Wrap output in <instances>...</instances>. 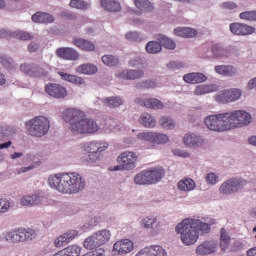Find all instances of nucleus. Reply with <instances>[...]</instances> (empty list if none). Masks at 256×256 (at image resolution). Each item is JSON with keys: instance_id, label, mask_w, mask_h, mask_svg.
Here are the masks:
<instances>
[{"instance_id": "1", "label": "nucleus", "mask_w": 256, "mask_h": 256, "mask_svg": "<svg viewBox=\"0 0 256 256\" xmlns=\"http://www.w3.org/2000/svg\"><path fill=\"white\" fill-rule=\"evenodd\" d=\"M48 185L64 195H77L85 189V178L77 172L54 174L49 176Z\"/></svg>"}, {"instance_id": "2", "label": "nucleus", "mask_w": 256, "mask_h": 256, "mask_svg": "<svg viewBox=\"0 0 256 256\" xmlns=\"http://www.w3.org/2000/svg\"><path fill=\"white\" fill-rule=\"evenodd\" d=\"M63 119L67 123H70V131H72L74 135H85L99 131L97 121L87 118L85 112L81 110L69 108L64 111Z\"/></svg>"}, {"instance_id": "3", "label": "nucleus", "mask_w": 256, "mask_h": 256, "mask_svg": "<svg viewBox=\"0 0 256 256\" xmlns=\"http://www.w3.org/2000/svg\"><path fill=\"white\" fill-rule=\"evenodd\" d=\"M176 233L180 235L184 245H195L199 240V232L189 219L183 220L176 226Z\"/></svg>"}, {"instance_id": "4", "label": "nucleus", "mask_w": 256, "mask_h": 256, "mask_svg": "<svg viewBox=\"0 0 256 256\" xmlns=\"http://www.w3.org/2000/svg\"><path fill=\"white\" fill-rule=\"evenodd\" d=\"M26 129L31 137H43L49 133L51 122H49V119L45 116H36L26 121Z\"/></svg>"}, {"instance_id": "5", "label": "nucleus", "mask_w": 256, "mask_h": 256, "mask_svg": "<svg viewBox=\"0 0 256 256\" xmlns=\"http://www.w3.org/2000/svg\"><path fill=\"white\" fill-rule=\"evenodd\" d=\"M226 117L228 118V129H237L238 127H245L249 125L253 118L245 110H236L233 112H226Z\"/></svg>"}, {"instance_id": "6", "label": "nucleus", "mask_w": 256, "mask_h": 256, "mask_svg": "<svg viewBox=\"0 0 256 256\" xmlns=\"http://www.w3.org/2000/svg\"><path fill=\"white\" fill-rule=\"evenodd\" d=\"M204 123L210 131H216L222 133L223 131H229V120L227 113H221L218 115H210L205 118Z\"/></svg>"}, {"instance_id": "7", "label": "nucleus", "mask_w": 256, "mask_h": 256, "mask_svg": "<svg viewBox=\"0 0 256 256\" xmlns=\"http://www.w3.org/2000/svg\"><path fill=\"white\" fill-rule=\"evenodd\" d=\"M247 180L241 178H231L224 183L221 184L219 191L221 195H231L233 193H237V191H241L247 185Z\"/></svg>"}, {"instance_id": "8", "label": "nucleus", "mask_w": 256, "mask_h": 256, "mask_svg": "<svg viewBox=\"0 0 256 256\" xmlns=\"http://www.w3.org/2000/svg\"><path fill=\"white\" fill-rule=\"evenodd\" d=\"M20 71L29 77H48L49 71H51V65L47 63H44L42 66L22 64Z\"/></svg>"}, {"instance_id": "9", "label": "nucleus", "mask_w": 256, "mask_h": 256, "mask_svg": "<svg viewBox=\"0 0 256 256\" xmlns=\"http://www.w3.org/2000/svg\"><path fill=\"white\" fill-rule=\"evenodd\" d=\"M138 139L157 145H165V143H169V136H167V134H161L157 132H142L138 134Z\"/></svg>"}, {"instance_id": "10", "label": "nucleus", "mask_w": 256, "mask_h": 256, "mask_svg": "<svg viewBox=\"0 0 256 256\" xmlns=\"http://www.w3.org/2000/svg\"><path fill=\"white\" fill-rule=\"evenodd\" d=\"M47 201H49V199L47 198V196L43 195V193L38 192L31 195H26L23 196L20 199V204L23 207H33V205H47Z\"/></svg>"}, {"instance_id": "11", "label": "nucleus", "mask_w": 256, "mask_h": 256, "mask_svg": "<svg viewBox=\"0 0 256 256\" xmlns=\"http://www.w3.org/2000/svg\"><path fill=\"white\" fill-rule=\"evenodd\" d=\"M45 91L50 97H53L54 99H65V97L69 95V92H67V88L57 83L46 84Z\"/></svg>"}, {"instance_id": "12", "label": "nucleus", "mask_w": 256, "mask_h": 256, "mask_svg": "<svg viewBox=\"0 0 256 256\" xmlns=\"http://www.w3.org/2000/svg\"><path fill=\"white\" fill-rule=\"evenodd\" d=\"M135 249V244L130 239H122L117 241L114 246L112 253L114 255H129Z\"/></svg>"}, {"instance_id": "13", "label": "nucleus", "mask_w": 256, "mask_h": 256, "mask_svg": "<svg viewBox=\"0 0 256 256\" xmlns=\"http://www.w3.org/2000/svg\"><path fill=\"white\" fill-rule=\"evenodd\" d=\"M117 161L119 165H123L126 171H131V169H135V163H137V154L134 152H123L118 156Z\"/></svg>"}, {"instance_id": "14", "label": "nucleus", "mask_w": 256, "mask_h": 256, "mask_svg": "<svg viewBox=\"0 0 256 256\" xmlns=\"http://www.w3.org/2000/svg\"><path fill=\"white\" fill-rule=\"evenodd\" d=\"M135 256H167L163 246L153 245L140 250Z\"/></svg>"}, {"instance_id": "15", "label": "nucleus", "mask_w": 256, "mask_h": 256, "mask_svg": "<svg viewBox=\"0 0 256 256\" xmlns=\"http://www.w3.org/2000/svg\"><path fill=\"white\" fill-rule=\"evenodd\" d=\"M230 31L233 35H253L255 27L243 23H231Z\"/></svg>"}, {"instance_id": "16", "label": "nucleus", "mask_w": 256, "mask_h": 256, "mask_svg": "<svg viewBox=\"0 0 256 256\" xmlns=\"http://www.w3.org/2000/svg\"><path fill=\"white\" fill-rule=\"evenodd\" d=\"M56 55L60 59H66V61H77L79 59V52L73 48H58Z\"/></svg>"}, {"instance_id": "17", "label": "nucleus", "mask_w": 256, "mask_h": 256, "mask_svg": "<svg viewBox=\"0 0 256 256\" xmlns=\"http://www.w3.org/2000/svg\"><path fill=\"white\" fill-rule=\"evenodd\" d=\"M217 251V243L213 241H204L196 247L197 255H211Z\"/></svg>"}, {"instance_id": "18", "label": "nucleus", "mask_w": 256, "mask_h": 256, "mask_svg": "<svg viewBox=\"0 0 256 256\" xmlns=\"http://www.w3.org/2000/svg\"><path fill=\"white\" fill-rule=\"evenodd\" d=\"M77 235H79V232H77L76 230L68 231L60 237L56 238L54 241V245L55 247H63L64 245H67V243H71V241H73V239H75Z\"/></svg>"}, {"instance_id": "19", "label": "nucleus", "mask_w": 256, "mask_h": 256, "mask_svg": "<svg viewBox=\"0 0 256 256\" xmlns=\"http://www.w3.org/2000/svg\"><path fill=\"white\" fill-rule=\"evenodd\" d=\"M136 103L146 107V109H164L165 105L157 98L136 99Z\"/></svg>"}, {"instance_id": "20", "label": "nucleus", "mask_w": 256, "mask_h": 256, "mask_svg": "<svg viewBox=\"0 0 256 256\" xmlns=\"http://www.w3.org/2000/svg\"><path fill=\"white\" fill-rule=\"evenodd\" d=\"M183 81L190 85H196L197 83H205V81H207V76H205L203 73L192 72L185 74L183 76Z\"/></svg>"}, {"instance_id": "21", "label": "nucleus", "mask_w": 256, "mask_h": 256, "mask_svg": "<svg viewBox=\"0 0 256 256\" xmlns=\"http://www.w3.org/2000/svg\"><path fill=\"white\" fill-rule=\"evenodd\" d=\"M145 75V72L142 70H123L116 74L118 79H127L129 81H133L135 79H141Z\"/></svg>"}, {"instance_id": "22", "label": "nucleus", "mask_w": 256, "mask_h": 256, "mask_svg": "<svg viewBox=\"0 0 256 256\" xmlns=\"http://www.w3.org/2000/svg\"><path fill=\"white\" fill-rule=\"evenodd\" d=\"M101 7L109 13H119L121 11V3L115 0H100Z\"/></svg>"}, {"instance_id": "23", "label": "nucleus", "mask_w": 256, "mask_h": 256, "mask_svg": "<svg viewBox=\"0 0 256 256\" xmlns=\"http://www.w3.org/2000/svg\"><path fill=\"white\" fill-rule=\"evenodd\" d=\"M148 173L150 175V180L152 181V185L155 183H159L163 177H165V169L163 167H154L148 169Z\"/></svg>"}, {"instance_id": "24", "label": "nucleus", "mask_w": 256, "mask_h": 256, "mask_svg": "<svg viewBox=\"0 0 256 256\" xmlns=\"http://www.w3.org/2000/svg\"><path fill=\"white\" fill-rule=\"evenodd\" d=\"M183 143L188 147H201L203 145V138L195 134H186L183 138Z\"/></svg>"}, {"instance_id": "25", "label": "nucleus", "mask_w": 256, "mask_h": 256, "mask_svg": "<svg viewBox=\"0 0 256 256\" xmlns=\"http://www.w3.org/2000/svg\"><path fill=\"white\" fill-rule=\"evenodd\" d=\"M231 247V235L225 228L220 229V249L222 251H228Z\"/></svg>"}, {"instance_id": "26", "label": "nucleus", "mask_w": 256, "mask_h": 256, "mask_svg": "<svg viewBox=\"0 0 256 256\" xmlns=\"http://www.w3.org/2000/svg\"><path fill=\"white\" fill-rule=\"evenodd\" d=\"M174 34H176L177 37H183L184 39H193V37H197V30L193 28L178 27L174 29Z\"/></svg>"}, {"instance_id": "27", "label": "nucleus", "mask_w": 256, "mask_h": 256, "mask_svg": "<svg viewBox=\"0 0 256 256\" xmlns=\"http://www.w3.org/2000/svg\"><path fill=\"white\" fill-rule=\"evenodd\" d=\"M134 183H136V185H153L149 170H144L138 173L134 177Z\"/></svg>"}, {"instance_id": "28", "label": "nucleus", "mask_w": 256, "mask_h": 256, "mask_svg": "<svg viewBox=\"0 0 256 256\" xmlns=\"http://www.w3.org/2000/svg\"><path fill=\"white\" fill-rule=\"evenodd\" d=\"M58 75H60L63 81H67L68 83H73L74 85H85V79L82 77L73 74H67L65 72H58Z\"/></svg>"}, {"instance_id": "29", "label": "nucleus", "mask_w": 256, "mask_h": 256, "mask_svg": "<svg viewBox=\"0 0 256 256\" xmlns=\"http://www.w3.org/2000/svg\"><path fill=\"white\" fill-rule=\"evenodd\" d=\"M73 45L79 47V49H82V51H95V44L83 38H75L73 40Z\"/></svg>"}, {"instance_id": "30", "label": "nucleus", "mask_w": 256, "mask_h": 256, "mask_svg": "<svg viewBox=\"0 0 256 256\" xmlns=\"http://www.w3.org/2000/svg\"><path fill=\"white\" fill-rule=\"evenodd\" d=\"M32 21L34 23H53L55 18L51 14H47L45 12H36L32 15Z\"/></svg>"}, {"instance_id": "31", "label": "nucleus", "mask_w": 256, "mask_h": 256, "mask_svg": "<svg viewBox=\"0 0 256 256\" xmlns=\"http://www.w3.org/2000/svg\"><path fill=\"white\" fill-rule=\"evenodd\" d=\"M217 85L215 84H206L198 85L194 90V95H207L208 93H215L217 91Z\"/></svg>"}, {"instance_id": "32", "label": "nucleus", "mask_w": 256, "mask_h": 256, "mask_svg": "<svg viewBox=\"0 0 256 256\" xmlns=\"http://www.w3.org/2000/svg\"><path fill=\"white\" fill-rule=\"evenodd\" d=\"M94 237L96 238V241L101 247V245H105L106 243H109V240L111 239V232L108 230H101L94 234Z\"/></svg>"}, {"instance_id": "33", "label": "nucleus", "mask_w": 256, "mask_h": 256, "mask_svg": "<svg viewBox=\"0 0 256 256\" xmlns=\"http://www.w3.org/2000/svg\"><path fill=\"white\" fill-rule=\"evenodd\" d=\"M195 187H197V185L191 178H184L178 182V189L180 191H193Z\"/></svg>"}, {"instance_id": "34", "label": "nucleus", "mask_w": 256, "mask_h": 256, "mask_svg": "<svg viewBox=\"0 0 256 256\" xmlns=\"http://www.w3.org/2000/svg\"><path fill=\"white\" fill-rule=\"evenodd\" d=\"M139 121L141 125L148 127L149 129H153V127L157 125V121H155V118H153L149 113L141 114Z\"/></svg>"}, {"instance_id": "35", "label": "nucleus", "mask_w": 256, "mask_h": 256, "mask_svg": "<svg viewBox=\"0 0 256 256\" xmlns=\"http://www.w3.org/2000/svg\"><path fill=\"white\" fill-rule=\"evenodd\" d=\"M105 107H110V109H115V107H121L123 105V99L119 96L107 97L103 100Z\"/></svg>"}, {"instance_id": "36", "label": "nucleus", "mask_w": 256, "mask_h": 256, "mask_svg": "<svg viewBox=\"0 0 256 256\" xmlns=\"http://www.w3.org/2000/svg\"><path fill=\"white\" fill-rule=\"evenodd\" d=\"M215 71L219 75H225L226 77H231L237 73V69H235V67L225 65L216 66Z\"/></svg>"}, {"instance_id": "37", "label": "nucleus", "mask_w": 256, "mask_h": 256, "mask_svg": "<svg viewBox=\"0 0 256 256\" xmlns=\"http://www.w3.org/2000/svg\"><path fill=\"white\" fill-rule=\"evenodd\" d=\"M190 223L193 224L196 231L199 233H209L211 231V225L209 223H205L201 220H190Z\"/></svg>"}, {"instance_id": "38", "label": "nucleus", "mask_w": 256, "mask_h": 256, "mask_svg": "<svg viewBox=\"0 0 256 256\" xmlns=\"http://www.w3.org/2000/svg\"><path fill=\"white\" fill-rule=\"evenodd\" d=\"M97 71V66L93 64H82L77 68V72L81 73L82 75H95Z\"/></svg>"}, {"instance_id": "39", "label": "nucleus", "mask_w": 256, "mask_h": 256, "mask_svg": "<svg viewBox=\"0 0 256 256\" xmlns=\"http://www.w3.org/2000/svg\"><path fill=\"white\" fill-rule=\"evenodd\" d=\"M99 144L97 142H92L88 146L89 151V163H94V161H97V154L99 153Z\"/></svg>"}, {"instance_id": "40", "label": "nucleus", "mask_w": 256, "mask_h": 256, "mask_svg": "<svg viewBox=\"0 0 256 256\" xmlns=\"http://www.w3.org/2000/svg\"><path fill=\"white\" fill-rule=\"evenodd\" d=\"M134 4L142 12L153 11V4L149 0H134Z\"/></svg>"}, {"instance_id": "41", "label": "nucleus", "mask_w": 256, "mask_h": 256, "mask_svg": "<svg viewBox=\"0 0 256 256\" xmlns=\"http://www.w3.org/2000/svg\"><path fill=\"white\" fill-rule=\"evenodd\" d=\"M18 235L21 241H31L35 238V231L33 230H25V229H19Z\"/></svg>"}, {"instance_id": "42", "label": "nucleus", "mask_w": 256, "mask_h": 256, "mask_svg": "<svg viewBox=\"0 0 256 256\" xmlns=\"http://www.w3.org/2000/svg\"><path fill=\"white\" fill-rule=\"evenodd\" d=\"M159 125L162 129H175V121L171 117L163 116L159 120Z\"/></svg>"}, {"instance_id": "43", "label": "nucleus", "mask_w": 256, "mask_h": 256, "mask_svg": "<svg viewBox=\"0 0 256 256\" xmlns=\"http://www.w3.org/2000/svg\"><path fill=\"white\" fill-rule=\"evenodd\" d=\"M161 49H163V46L157 41H150L146 45L147 53H161Z\"/></svg>"}, {"instance_id": "44", "label": "nucleus", "mask_w": 256, "mask_h": 256, "mask_svg": "<svg viewBox=\"0 0 256 256\" xmlns=\"http://www.w3.org/2000/svg\"><path fill=\"white\" fill-rule=\"evenodd\" d=\"M102 62L104 65H107V67H117V65H119V58L113 55H104L102 56Z\"/></svg>"}, {"instance_id": "45", "label": "nucleus", "mask_w": 256, "mask_h": 256, "mask_svg": "<svg viewBox=\"0 0 256 256\" xmlns=\"http://www.w3.org/2000/svg\"><path fill=\"white\" fill-rule=\"evenodd\" d=\"M15 133V128L11 126L0 127V141H3L5 137H11L12 135H15Z\"/></svg>"}, {"instance_id": "46", "label": "nucleus", "mask_w": 256, "mask_h": 256, "mask_svg": "<svg viewBox=\"0 0 256 256\" xmlns=\"http://www.w3.org/2000/svg\"><path fill=\"white\" fill-rule=\"evenodd\" d=\"M12 37H14L15 39H20L21 41H31V39H33L31 33L21 30L12 32Z\"/></svg>"}, {"instance_id": "47", "label": "nucleus", "mask_w": 256, "mask_h": 256, "mask_svg": "<svg viewBox=\"0 0 256 256\" xmlns=\"http://www.w3.org/2000/svg\"><path fill=\"white\" fill-rule=\"evenodd\" d=\"M226 95H228V103H233V101H237L241 98V90L239 89H231L226 90Z\"/></svg>"}, {"instance_id": "48", "label": "nucleus", "mask_w": 256, "mask_h": 256, "mask_svg": "<svg viewBox=\"0 0 256 256\" xmlns=\"http://www.w3.org/2000/svg\"><path fill=\"white\" fill-rule=\"evenodd\" d=\"M67 256H79L81 255V247L79 245H71L64 248Z\"/></svg>"}, {"instance_id": "49", "label": "nucleus", "mask_w": 256, "mask_h": 256, "mask_svg": "<svg viewBox=\"0 0 256 256\" xmlns=\"http://www.w3.org/2000/svg\"><path fill=\"white\" fill-rule=\"evenodd\" d=\"M84 247L86 249H95L96 247H99V243L97 242L95 238V234H93L91 237H88L84 241Z\"/></svg>"}, {"instance_id": "50", "label": "nucleus", "mask_w": 256, "mask_h": 256, "mask_svg": "<svg viewBox=\"0 0 256 256\" xmlns=\"http://www.w3.org/2000/svg\"><path fill=\"white\" fill-rule=\"evenodd\" d=\"M212 53H213L214 57H216L217 59H221V57H223V55H225L227 53V50H225L219 44H214L212 46Z\"/></svg>"}, {"instance_id": "51", "label": "nucleus", "mask_w": 256, "mask_h": 256, "mask_svg": "<svg viewBox=\"0 0 256 256\" xmlns=\"http://www.w3.org/2000/svg\"><path fill=\"white\" fill-rule=\"evenodd\" d=\"M157 87V83L153 80H146L137 84V89H155Z\"/></svg>"}, {"instance_id": "52", "label": "nucleus", "mask_w": 256, "mask_h": 256, "mask_svg": "<svg viewBox=\"0 0 256 256\" xmlns=\"http://www.w3.org/2000/svg\"><path fill=\"white\" fill-rule=\"evenodd\" d=\"M7 241H10L11 243H20L21 240L19 238V231L14 230L7 234L6 236Z\"/></svg>"}, {"instance_id": "53", "label": "nucleus", "mask_w": 256, "mask_h": 256, "mask_svg": "<svg viewBox=\"0 0 256 256\" xmlns=\"http://www.w3.org/2000/svg\"><path fill=\"white\" fill-rule=\"evenodd\" d=\"M240 19L245 21H256V11H246L240 13Z\"/></svg>"}, {"instance_id": "54", "label": "nucleus", "mask_w": 256, "mask_h": 256, "mask_svg": "<svg viewBox=\"0 0 256 256\" xmlns=\"http://www.w3.org/2000/svg\"><path fill=\"white\" fill-rule=\"evenodd\" d=\"M155 223H157V218L146 217L142 220V227H144V229H153Z\"/></svg>"}, {"instance_id": "55", "label": "nucleus", "mask_w": 256, "mask_h": 256, "mask_svg": "<svg viewBox=\"0 0 256 256\" xmlns=\"http://www.w3.org/2000/svg\"><path fill=\"white\" fill-rule=\"evenodd\" d=\"M215 100L218 103H229V96L227 95V90L221 91L220 93L216 94Z\"/></svg>"}, {"instance_id": "56", "label": "nucleus", "mask_w": 256, "mask_h": 256, "mask_svg": "<svg viewBox=\"0 0 256 256\" xmlns=\"http://www.w3.org/2000/svg\"><path fill=\"white\" fill-rule=\"evenodd\" d=\"M70 7H73L74 9H82L85 11V9H87V3L81 0H72L70 2Z\"/></svg>"}, {"instance_id": "57", "label": "nucleus", "mask_w": 256, "mask_h": 256, "mask_svg": "<svg viewBox=\"0 0 256 256\" xmlns=\"http://www.w3.org/2000/svg\"><path fill=\"white\" fill-rule=\"evenodd\" d=\"M11 209V202L7 199H0V213H7Z\"/></svg>"}, {"instance_id": "58", "label": "nucleus", "mask_w": 256, "mask_h": 256, "mask_svg": "<svg viewBox=\"0 0 256 256\" xmlns=\"http://www.w3.org/2000/svg\"><path fill=\"white\" fill-rule=\"evenodd\" d=\"M205 180H206V183H208V185H215L218 181L217 174L208 173L205 177Z\"/></svg>"}, {"instance_id": "59", "label": "nucleus", "mask_w": 256, "mask_h": 256, "mask_svg": "<svg viewBox=\"0 0 256 256\" xmlns=\"http://www.w3.org/2000/svg\"><path fill=\"white\" fill-rule=\"evenodd\" d=\"M162 45L165 47V49H175L176 47L175 41L169 38H163Z\"/></svg>"}, {"instance_id": "60", "label": "nucleus", "mask_w": 256, "mask_h": 256, "mask_svg": "<svg viewBox=\"0 0 256 256\" xmlns=\"http://www.w3.org/2000/svg\"><path fill=\"white\" fill-rule=\"evenodd\" d=\"M126 39L128 41H141V36L138 32H129L126 34Z\"/></svg>"}, {"instance_id": "61", "label": "nucleus", "mask_w": 256, "mask_h": 256, "mask_svg": "<svg viewBox=\"0 0 256 256\" xmlns=\"http://www.w3.org/2000/svg\"><path fill=\"white\" fill-rule=\"evenodd\" d=\"M222 9H228L229 11H233V9H237V5L234 2H224L221 4Z\"/></svg>"}, {"instance_id": "62", "label": "nucleus", "mask_w": 256, "mask_h": 256, "mask_svg": "<svg viewBox=\"0 0 256 256\" xmlns=\"http://www.w3.org/2000/svg\"><path fill=\"white\" fill-rule=\"evenodd\" d=\"M39 50V44L32 42L28 45L29 53H36Z\"/></svg>"}, {"instance_id": "63", "label": "nucleus", "mask_w": 256, "mask_h": 256, "mask_svg": "<svg viewBox=\"0 0 256 256\" xmlns=\"http://www.w3.org/2000/svg\"><path fill=\"white\" fill-rule=\"evenodd\" d=\"M98 143V153H103V151H106L109 147V144L107 142H97Z\"/></svg>"}, {"instance_id": "64", "label": "nucleus", "mask_w": 256, "mask_h": 256, "mask_svg": "<svg viewBox=\"0 0 256 256\" xmlns=\"http://www.w3.org/2000/svg\"><path fill=\"white\" fill-rule=\"evenodd\" d=\"M248 89H256V77L248 82Z\"/></svg>"}]
</instances>
